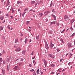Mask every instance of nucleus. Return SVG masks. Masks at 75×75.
<instances>
[{"instance_id": "f257e3e1", "label": "nucleus", "mask_w": 75, "mask_h": 75, "mask_svg": "<svg viewBox=\"0 0 75 75\" xmlns=\"http://www.w3.org/2000/svg\"><path fill=\"white\" fill-rule=\"evenodd\" d=\"M42 61L44 62L45 67H46V66L47 65V61H45L44 59H42Z\"/></svg>"}, {"instance_id": "f03ea898", "label": "nucleus", "mask_w": 75, "mask_h": 75, "mask_svg": "<svg viewBox=\"0 0 75 75\" xmlns=\"http://www.w3.org/2000/svg\"><path fill=\"white\" fill-rule=\"evenodd\" d=\"M21 50V49L20 48V47H18L15 50V51L17 52H18V51H20Z\"/></svg>"}, {"instance_id": "7ed1b4c3", "label": "nucleus", "mask_w": 75, "mask_h": 75, "mask_svg": "<svg viewBox=\"0 0 75 75\" xmlns=\"http://www.w3.org/2000/svg\"><path fill=\"white\" fill-rule=\"evenodd\" d=\"M45 48H46V49H47V50H48V49L49 48V47H48V44H47V43H45Z\"/></svg>"}, {"instance_id": "20e7f679", "label": "nucleus", "mask_w": 75, "mask_h": 75, "mask_svg": "<svg viewBox=\"0 0 75 75\" xmlns=\"http://www.w3.org/2000/svg\"><path fill=\"white\" fill-rule=\"evenodd\" d=\"M52 16L54 18V20H57V19L56 18V16H55L54 15H52Z\"/></svg>"}, {"instance_id": "39448f33", "label": "nucleus", "mask_w": 75, "mask_h": 75, "mask_svg": "<svg viewBox=\"0 0 75 75\" xmlns=\"http://www.w3.org/2000/svg\"><path fill=\"white\" fill-rule=\"evenodd\" d=\"M50 47L51 48H52L54 47V44H52L51 42L50 45Z\"/></svg>"}, {"instance_id": "423d86ee", "label": "nucleus", "mask_w": 75, "mask_h": 75, "mask_svg": "<svg viewBox=\"0 0 75 75\" xmlns=\"http://www.w3.org/2000/svg\"><path fill=\"white\" fill-rule=\"evenodd\" d=\"M4 18V16H0V19L1 20H3Z\"/></svg>"}, {"instance_id": "0eeeda50", "label": "nucleus", "mask_w": 75, "mask_h": 75, "mask_svg": "<svg viewBox=\"0 0 75 75\" xmlns=\"http://www.w3.org/2000/svg\"><path fill=\"white\" fill-rule=\"evenodd\" d=\"M10 4V2L9 1V0H8L7 1V4L6 5V6H7L8 5Z\"/></svg>"}, {"instance_id": "6e6552de", "label": "nucleus", "mask_w": 75, "mask_h": 75, "mask_svg": "<svg viewBox=\"0 0 75 75\" xmlns=\"http://www.w3.org/2000/svg\"><path fill=\"white\" fill-rule=\"evenodd\" d=\"M67 45L68 46L69 48H70L71 47V44L70 43H68Z\"/></svg>"}, {"instance_id": "1a4fd4ad", "label": "nucleus", "mask_w": 75, "mask_h": 75, "mask_svg": "<svg viewBox=\"0 0 75 75\" xmlns=\"http://www.w3.org/2000/svg\"><path fill=\"white\" fill-rule=\"evenodd\" d=\"M48 56L50 57H51L52 58H54V57H53L52 55L50 54H48Z\"/></svg>"}, {"instance_id": "9d476101", "label": "nucleus", "mask_w": 75, "mask_h": 75, "mask_svg": "<svg viewBox=\"0 0 75 75\" xmlns=\"http://www.w3.org/2000/svg\"><path fill=\"white\" fill-rule=\"evenodd\" d=\"M18 68H19L18 67L15 66V67L13 68V69H15V70H17Z\"/></svg>"}, {"instance_id": "9b49d317", "label": "nucleus", "mask_w": 75, "mask_h": 75, "mask_svg": "<svg viewBox=\"0 0 75 75\" xmlns=\"http://www.w3.org/2000/svg\"><path fill=\"white\" fill-rule=\"evenodd\" d=\"M68 16H67V15H65L64 16V19L65 20H67V19L68 18Z\"/></svg>"}, {"instance_id": "f8f14e48", "label": "nucleus", "mask_w": 75, "mask_h": 75, "mask_svg": "<svg viewBox=\"0 0 75 75\" xmlns=\"http://www.w3.org/2000/svg\"><path fill=\"white\" fill-rule=\"evenodd\" d=\"M15 43H16V42H18V39L17 38L15 39Z\"/></svg>"}, {"instance_id": "ddd939ff", "label": "nucleus", "mask_w": 75, "mask_h": 75, "mask_svg": "<svg viewBox=\"0 0 75 75\" xmlns=\"http://www.w3.org/2000/svg\"><path fill=\"white\" fill-rule=\"evenodd\" d=\"M22 54L23 55H25V50H23L22 52Z\"/></svg>"}, {"instance_id": "4468645a", "label": "nucleus", "mask_w": 75, "mask_h": 75, "mask_svg": "<svg viewBox=\"0 0 75 75\" xmlns=\"http://www.w3.org/2000/svg\"><path fill=\"white\" fill-rule=\"evenodd\" d=\"M74 21H75V19H73L71 21V24H72V23H73V22H74Z\"/></svg>"}, {"instance_id": "2eb2a0df", "label": "nucleus", "mask_w": 75, "mask_h": 75, "mask_svg": "<svg viewBox=\"0 0 75 75\" xmlns=\"http://www.w3.org/2000/svg\"><path fill=\"white\" fill-rule=\"evenodd\" d=\"M25 13H26V12L24 11V12L22 14V16L23 17H24V15H25Z\"/></svg>"}, {"instance_id": "dca6fc26", "label": "nucleus", "mask_w": 75, "mask_h": 75, "mask_svg": "<svg viewBox=\"0 0 75 75\" xmlns=\"http://www.w3.org/2000/svg\"><path fill=\"white\" fill-rule=\"evenodd\" d=\"M11 8V7H10V6H8V8L7 9V10H9L10 11Z\"/></svg>"}, {"instance_id": "f3484780", "label": "nucleus", "mask_w": 75, "mask_h": 75, "mask_svg": "<svg viewBox=\"0 0 75 75\" xmlns=\"http://www.w3.org/2000/svg\"><path fill=\"white\" fill-rule=\"evenodd\" d=\"M0 31H1V30H3V28H4V27L3 26V27H2V26H1L0 27Z\"/></svg>"}, {"instance_id": "a211bd4d", "label": "nucleus", "mask_w": 75, "mask_h": 75, "mask_svg": "<svg viewBox=\"0 0 75 75\" xmlns=\"http://www.w3.org/2000/svg\"><path fill=\"white\" fill-rule=\"evenodd\" d=\"M11 59V57H9L8 58H7V62H8L10 60V59Z\"/></svg>"}, {"instance_id": "6ab92c4d", "label": "nucleus", "mask_w": 75, "mask_h": 75, "mask_svg": "<svg viewBox=\"0 0 75 75\" xmlns=\"http://www.w3.org/2000/svg\"><path fill=\"white\" fill-rule=\"evenodd\" d=\"M43 3V1H41L38 3V5H39V4H40L42 3Z\"/></svg>"}, {"instance_id": "aec40b11", "label": "nucleus", "mask_w": 75, "mask_h": 75, "mask_svg": "<svg viewBox=\"0 0 75 75\" xmlns=\"http://www.w3.org/2000/svg\"><path fill=\"white\" fill-rule=\"evenodd\" d=\"M55 24V21H53L51 23V25H52V24Z\"/></svg>"}, {"instance_id": "412c9836", "label": "nucleus", "mask_w": 75, "mask_h": 75, "mask_svg": "<svg viewBox=\"0 0 75 75\" xmlns=\"http://www.w3.org/2000/svg\"><path fill=\"white\" fill-rule=\"evenodd\" d=\"M17 4H21V1H18L17 2Z\"/></svg>"}, {"instance_id": "4be33fe9", "label": "nucleus", "mask_w": 75, "mask_h": 75, "mask_svg": "<svg viewBox=\"0 0 75 75\" xmlns=\"http://www.w3.org/2000/svg\"><path fill=\"white\" fill-rule=\"evenodd\" d=\"M28 41V40H27V38H26L25 40V44H26V43H27V42Z\"/></svg>"}, {"instance_id": "5701e85b", "label": "nucleus", "mask_w": 75, "mask_h": 75, "mask_svg": "<svg viewBox=\"0 0 75 75\" xmlns=\"http://www.w3.org/2000/svg\"><path fill=\"white\" fill-rule=\"evenodd\" d=\"M44 14L43 13H39V15L40 16V17H42V16H43V15Z\"/></svg>"}, {"instance_id": "b1692460", "label": "nucleus", "mask_w": 75, "mask_h": 75, "mask_svg": "<svg viewBox=\"0 0 75 75\" xmlns=\"http://www.w3.org/2000/svg\"><path fill=\"white\" fill-rule=\"evenodd\" d=\"M31 4H35V1H32L31 2Z\"/></svg>"}, {"instance_id": "393cba45", "label": "nucleus", "mask_w": 75, "mask_h": 75, "mask_svg": "<svg viewBox=\"0 0 75 75\" xmlns=\"http://www.w3.org/2000/svg\"><path fill=\"white\" fill-rule=\"evenodd\" d=\"M6 51L5 50H3V54H6Z\"/></svg>"}, {"instance_id": "a878e982", "label": "nucleus", "mask_w": 75, "mask_h": 75, "mask_svg": "<svg viewBox=\"0 0 75 75\" xmlns=\"http://www.w3.org/2000/svg\"><path fill=\"white\" fill-rule=\"evenodd\" d=\"M2 71L3 74H5V70H4L2 69Z\"/></svg>"}, {"instance_id": "bb28decb", "label": "nucleus", "mask_w": 75, "mask_h": 75, "mask_svg": "<svg viewBox=\"0 0 75 75\" xmlns=\"http://www.w3.org/2000/svg\"><path fill=\"white\" fill-rule=\"evenodd\" d=\"M47 13L45 15V16H46L47 15V14H48L49 13V11H47V12H46Z\"/></svg>"}, {"instance_id": "cd10ccee", "label": "nucleus", "mask_w": 75, "mask_h": 75, "mask_svg": "<svg viewBox=\"0 0 75 75\" xmlns=\"http://www.w3.org/2000/svg\"><path fill=\"white\" fill-rule=\"evenodd\" d=\"M51 67H53V68H54V67H55V65L54 64H52L51 65Z\"/></svg>"}, {"instance_id": "c85d7f7f", "label": "nucleus", "mask_w": 75, "mask_h": 75, "mask_svg": "<svg viewBox=\"0 0 75 75\" xmlns=\"http://www.w3.org/2000/svg\"><path fill=\"white\" fill-rule=\"evenodd\" d=\"M39 36H40V35H39L38 36H37L36 39H38L39 38Z\"/></svg>"}, {"instance_id": "c756f323", "label": "nucleus", "mask_w": 75, "mask_h": 75, "mask_svg": "<svg viewBox=\"0 0 75 75\" xmlns=\"http://www.w3.org/2000/svg\"><path fill=\"white\" fill-rule=\"evenodd\" d=\"M60 40L62 42V43H64V41H63V40L62 39H61Z\"/></svg>"}, {"instance_id": "7c9ffc66", "label": "nucleus", "mask_w": 75, "mask_h": 75, "mask_svg": "<svg viewBox=\"0 0 75 75\" xmlns=\"http://www.w3.org/2000/svg\"><path fill=\"white\" fill-rule=\"evenodd\" d=\"M34 51L32 52V54H31L32 55H34Z\"/></svg>"}, {"instance_id": "2f4dec72", "label": "nucleus", "mask_w": 75, "mask_h": 75, "mask_svg": "<svg viewBox=\"0 0 75 75\" xmlns=\"http://www.w3.org/2000/svg\"><path fill=\"white\" fill-rule=\"evenodd\" d=\"M70 30H74L73 28H72V27H70Z\"/></svg>"}, {"instance_id": "473e14b6", "label": "nucleus", "mask_w": 75, "mask_h": 75, "mask_svg": "<svg viewBox=\"0 0 75 75\" xmlns=\"http://www.w3.org/2000/svg\"><path fill=\"white\" fill-rule=\"evenodd\" d=\"M7 28H8V29H10V25H8L7 26Z\"/></svg>"}, {"instance_id": "72a5a7b5", "label": "nucleus", "mask_w": 75, "mask_h": 75, "mask_svg": "<svg viewBox=\"0 0 75 75\" xmlns=\"http://www.w3.org/2000/svg\"><path fill=\"white\" fill-rule=\"evenodd\" d=\"M28 8H25V9L24 10V11H27V10H28Z\"/></svg>"}, {"instance_id": "f704fd0d", "label": "nucleus", "mask_w": 75, "mask_h": 75, "mask_svg": "<svg viewBox=\"0 0 75 75\" xmlns=\"http://www.w3.org/2000/svg\"><path fill=\"white\" fill-rule=\"evenodd\" d=\"M37 74H39V69H38L37 70Z\"/></svg>"}, {"instance_id": "c9c22d12", "label": "nucleus", "mask_w": 75, "mask_h": 75, "mask_svg": "<svg viewBox=\"0 0 75 75\" xmlns=\"http://www.w3.org/2000/svg\"><path fill=\"white\" fill-rule=\"evenodd\" d=\"M3 61V60L1 58H0V62H2Z\"/></svg>"}, {"instance_id": "e433bc0d", "label": "nucleus", "mask_w": 75, "mask_h": 75, "mask_svg": "<svg viewBox=\"0 0 75 75\" xmlns=\"http://www.w3.org/2000/svg\"><path fill=\"white\" fill-rule=\"evenodd\" d=\"M64 31H65V30H64L62 32H61V33H64Z\"/></svg>"}, {"instance_id": "4c0bfd02", "label": "nucleus", "mask_w": 75, "mask_h": 75, "mask_svg": "<svg viewBox=\"0 0 75 75\" xmlns=\"http://www.w3.org/2000/svg\"><path fill=\"white\" fill-rule=\"evenodd\" d=\"M7 70L8 71V65H7Z\"/></svg>"}, {"instance_id": "58836bf2", "label": "nucleus", "mask_w": 75, "mask_h": 75, "mask_svg": "<svg viewBox=\"0 0 75 75\" xmlns=\"http://www.w3.org/2000/svg\"><path fill=\"white\" fill-rule=\"evenodd\" d=\"M52 11L53 12V13H55V11L54 10V9H53L52 10Z\"/></svg>"}, {"instance_id": "ea45409f", "label": "nucleus", "mask_w": 75, "mask_h": 75, "mask_svg": "<svg viewBox=\"0 0 75 75\" xmlns=\"http://www.w3.org/2000/svg\"><path fill=\"white\" fill-rule=\"evenodd\" d=\"M29 66L30 67H32V65L31 64H29Z\"/></svg>"}, {"instance_id": "a19ab883", "label": "nucleus", "mask_w": 75, "mask_h": 75, "mask_svg": "<svg viewBox=\"0 0 75 75\" xmlns=\"http://www.w3.org/2000/svg\"><path fill=\"white\" fill-rule=\"evenodd\" d=\"M34 70L33 69H32V70H31L30 71V72H33L34 71Z\"/></svg>"}, {"instance_id": "79ce46f5", "label": "nucleus", "mask_w": 75, "mask_h": 75, "mask_svg": "<svg viewBox=\"0 0 75 75\" xmlns=\"http://www.w3.org/2000/svg\"><path fill=\"white\" fill-rule=\"evenodd\" d=\"M3 64H6V61H4L3 62Z\"/></svg>"}, {"instance_id": "37998d69", "label": "nucleus", "mask_w": 75, "mask_h": 75, "mask_svg": "<svg viewBox=\"0 0 75 75\" xmlns=\"http://www.w3.org/2000/svg\"><path fill=\"white\" fill-rule=\"evenodd\" d=\"M6 16L7 17H9V15L8 14H6Z\"/></svg>"}, {"instance_id": "c03bdc74", "label": "nucleus", "mask_w": 75, "mask_h": 75, "mask_svg": "<svg viewBox=\"0 0 75 75\" xmlns=\"http://www.w3.org/2000/svg\"><path fill=\"white\" fill-rule=\"evenodd\" d=\"M75 35V33H74L72 35H71V36H74V35Z\"/></svg>"}, {"instance_id": "a18cd8bd", "label": "nucleus", "mask_w": 75, "mask_h": 75, "mask_svg": "<svg viewBox=\"0 0 75 75\" xmlns=\"http://www.w3.org/2000/svg\"><path fill=\"white\" fill-rule=\"evenodd\" d=\"M72 54H70V57L69 58H71V56H72Z\"/></svg>"}, {"instance_id": "49530a36", "label": "nucleus", "mask_w": 75, "mask_h": 75, "mask_svg": "<svg viewBox=\"0 0 75 75\" xmlns=\"http://www.w3.org/2000/svg\"><path fill=\"white\" fill-rule=\"evenodd\" d=\"M71 64V62H70L68 64V65H69Z\"/></svg>"}, {"instance_id": "de8ad7c7", "label": "nucleus", "mask_w": 75, "mask_h": 75, "mask_svg": "<svg viewBox=\"0 0 75 75\" xmlns=\"http://www.w3.org/2000/svg\"><path fill=\"white\" fill-rule=\"evenodd\" d=\"M10 17H11V19H13V16H11Z\"/></svg>"}, {"instance_id": "09e8293b", "label": "nucleus", "mask_w": 75, "mask_h": 75, "mask_svg": "<svg viewBox=\"0 0 75 75\" xmlns=\"http://www.w3.org/2000/svg\"><path fill=\"white\" fill-rule=\"evenodd\" d=\"M57 25L58 26H59V23H58L57 24Z\"/></svg>"}, {"instance_id": "8fccbe9b", "label": "nucleus", "mask_w": 75, "mask_h": 75, "mask_svg": "<svg viewBox=\"0 0 75 75\" xmlns=\"http://www.w3.org/2000/svg\"><path fill=\"white\" fill-rule=\"evenodd\" d=\"M42 74H43V72H41V75H42Z\"/></svg>"}, {"instance_id": "3c124183", "label": "nucleus", "mask_w": 75, "mask_h": 75, "mask_svg": "<svg viewBox=\"0 0 75 75\" xmlns=\"http://www.w3.org/2000/svg\"><path fill=\"white\" fill-rule=\"evenodd\" d=\"M38 4V3L37 2L35 4V6H37V5Z\"/></svg>"}, {"instance_id": "603ef678", "label": "nucleus", "mask_w": 75, "mask_h": 75, "mask_svg": "<svg viewBox=\"0 0 75 75\" xmlns=\"http://www.w3.org/2000/svg\"><path fill=\"white\" fill-rule=\"evenodd\" d=\"M48 19H47V18L46 19V21H47H47H48Z\"/></svg>"}, {"instance_id": "864d4df0", "label": "nucleus", "mask_w": 75, "mask_h": 75, "mask_svg": "<svg viewBox=\"0 0 75 75\" xmlns=\"http://www.w3.org/2000/svg\"><path fill=\"white\" fill-rule=\"evenodd\" d=\"M52 3H51L50 7H51L52 6Z\"/></svg>"}, {"instance_id": "5fc2aeb1", "label": "nucleus", "mask_w": 75, "mask_h": 75, "mask_svg": "<svg viewBox=\"0 0 75 75\" xmlns=\"http://www.w3.org/2000/svg\"><path fill=\"white\" fill-rule=\"evenodd\" d=\"M63 59H60V62H61L62 61Z\"/></svg>"}, {"instance_id": "6e6d98bb", "label": "nucleus", "mask_w": 75, "mask_h": 75, "mask_svg": "<svg viewBox=\"0 0 75 75\" xmlns=\"http://www.w3.org/2000/svg\"><path fill=\"white\" fill-rule=\"evenodd\" d=\"M57 51L59 52V49H57Z\"/></svg>"}, {"instance_id": "4d7b16f0", "label": "nucleus", "mask_w": 75, "mask_h": 75, "mask_svg": "<svg viewBox=\"0 0 75 75\" xmlns=\"http://www.w3.org/2000/svg\"><path fill=\"white\" fill-rule=\"evenodd\" d=\"M51 74H54V72L51 73Z\"/></svg>"}, {"instance_id": "13d9d810", "label": "nucleus", "mask_w": 75, "mask_h": 75, "mask_svg": "<svg viewBox=\"0 0 75 75\" xmlns=\"http://www.w3.org/2000/svg\"><path fill=\"white\" fill-rule=\"evenodd\" d=\"M15 13V12H14V11H12V13Z\"/></svg>"}, {"instance_id": "bf43d9fd", "label": "nucleus", "mask_w": 75, "mask_h": 75, "mask_svg": "<svg viewBox=\"0 0 75 75\" xmlns=\"http://www.w3.org/2000/svg\"><path fill=\"white\" fill-rule=\"evenodd\" d=\"M27 23H30V22L29 21H27L26 22Z\"/></svg>"}, {"instance_id": "052dcab7", "label": "nucleus", "mask_w": 75, "mask_h": 75, "mask_svg": "<svg viewBox=\"0 0 75 75\" xmlns=\"http://www.w3.org/2000/svg\"><path fill=\"white\" fill-rule=\"evenodd\" d=\"M20 17H21V13H20Z\"/></svg>"}, {"instance_id": "680f3d73", "label": "nucleus", "mask_w": 75, "mask_h": 75, "mask_svg": "<svg viewBox=\"0 0 75 75\" xmlns=\"http://www.w3.org/2000/svg\"><path fill=\"white\" fill-rule=\"evenodd\" d=\"M21 61H23V60H24V59H23V58H21Z\"/></svg>"}, {"instance_id": "e2e57ef3", "label": "nucleus", "mask_w": 75, "mask_h": 75, "mask_svg": "<svg viewBox=\"0 0 75 75\" xmlns=\"http://www.w3.org/2000/svg\"><path fill=\"white\" fill-rule=\"evenodd\" d=\"M35 56H34V57H32V59H34L35 58Z\"/></svg>"}, {"instance_id": "0e129e2a", "label": "nucleus", "mask_w": 75, "mask_h": 75, "mask_svg": "<svg viewBox=\"0 0 75 75\" xmlns=\"http://www.w3.org/2000/svg\"><path fill=\"white\" fill-rule=\"evenodd\" d=\"M47 13V11H45L44 12V14H45V13Z\"/></svg>"}, {"instance_id": "69168bd1", "label": "nucleus", "mask_w": 75, "mask_h": 75, "mask_svg": "<svg viewBox=\"0 0 75 75\" xmlns=\"http://www.w3.org/2000/svg\"><path fill=\"white\" fill-rule=\"evenodd\" d=\"M65 69H63V70H62V72H63V71H65Z\"/></svg>"}, {"instance_id": "338daca9", "label": "nucleus", "mask_w": 75, "mask_h": 75, "mask_svg": "<svg viewBox=\"0 0 75 75\" xmlns=\"http://www.w3.org/2000/svg\"><path fill=\"white\" fill-rule=\"evenodd\" d=\"M35 62V60H33V63H34Z\"/></svg>"}, {"instance_id": "774afa93", "label": "nucleus", "mask_w": 75, "mask_h": 75, "mask_svg": "<svg viewBox=\"0 0 75 75\" xmlns=\"http://www.w3.org/2000/svg\"><path fill=\"white\" fill-rule=\"evenodd\" d=\"M12 11H14V9L13 8V9H12Z\"/></svg>"}]
</instances>
